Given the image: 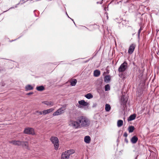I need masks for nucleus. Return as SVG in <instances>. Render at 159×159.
Wrapping results in <instances>:
<instances>
[{"instance_id": "1", "label": "nucleus", "mask_w": 159, "mask_h": 159, "mask_svg": "<svg viewBox=\"0 0 159 159\" xmlns=\"http://www.w3.org/2000/svg\"><path fill=\"white\" fill-rule=\"evenodd\" d=\"M78 121L80 125V127H88L90 124V120L87 117L83 116L79 118Z\"/></svg>"}, {"instance_id": "23", "label": "nucleus", "mask_w": 159, "mask_h": 159, "mask_svg": "<svg viewBox=\"0 0 159 159\" xmlns=\"http://www.w3.org/2000/svg\"><path fill=\"white\" fill-rule=\"evenodd\" d=\"M36 89L39 91H42L44 89V87L43 86H38L36 87Z\"/></svg>"}, {"instance_id": "13", "label": "nucleus", "mask_w": 159, "mask_h": 159, "mask_svg": "<svg viewBox=\"0 0 159 159\" xmlns=\"http://www.w3.org/2000/svg\"><path fill=\"white\" fill-rule=\"evenodd\" d=\"M84 141L86 143H89L91 141V138L89 136H85L84 138Z\"/></svg>"}, {"instance_id": "10", "label": "nucleus", "mask_w": 159, "mask_h": 159, "mask_svg": "<svg viewBox=\"0 0 159 159\" xmlns=\"http://www.w3.org/2000/svg\"><path fill=\"white\" fill-rule=\"evenodd\" d=\"M42 103L50 107L54 105V102L50 101H44L42 102Z\"/></svg>"}, {"instance_id": "30", "label": "nucleus", "mask_w": 159, "mask_h": 159, "mask_svg": "<svg viewBox=\"0 0 159 159\" xmlns=\"http://www.w3.org/2000/svg\"><path fill=\"white\" fill-rule=\"evenodd\" d=\"M32 94V93H28V94L29 95H30V94Z\"/></svg>"}, {"instance_id": "19", "label": "nucleus", "mask_w": 159, "mask_h": 159, "mask_svg": "<svg viewBox=\"0 0 159 159\" xmlns=\"http://www.w3.org/2000/svg\"><path fill=\"white\" fill-rule=\"evenodd\" d=\"M84 97L88 99L92 98L93 97V95L90 93H88L85 95Z\"/></svg>"}, {"instance_id": "4", "label": "nucleus", "mask_w": 159, "mask_h": 159, "mask_svg": "<svg viewBox=\"0 0 159 159\" xmlns=\"http://www.w3.org/2000/svg\"><path fill=\"white\" fill-rule=\"evenodd\" d=\"M51 141L54 144L55 148L57 150L59 146V142L58 138L56 137H52L50 139Z\"/></svg>"}, {"instance_id": "24", "label": "nucleus", "mask_w": 159, "mask_h": 159, "mask_svg": "<svg viewBox=\"0 0 159 159\" xmlns=\"http://www.w3.org/2000/svg\"><path fill=\"white\" fill-rule=\"evenodd\" d=\"M134 127L133 126H130L129 127L128 130L129 133H131L133 132L134 130Z\"/></svg>"}, {"instance_id": "6", "label": "nucleus", "mask_w": 159, "mask_h": 159, "mask_svg": "<svg viewBox=\"0 0 159 159\" xmlns=\"http://www.w3.org/2000/svg\"><path fill=\"white\" fill-rule=\"evenodd\" d=\"M127 63L124 62L121 65L119 68V71H123L125 70L126 68Z\"/></svg>"}, {"instance_id": "14", "label": "nucleus", "mask_w": 159, "mask_h": 159, "mask_svg": "<svg viewBox=\"0 0 159 159\" xmlns=\"http://www.w3.org/2000/svg\"><path fill=\"white\" fill-rule=\"evenodd\" d=\"M66 152L68 154V155L70 156V155L74 153L75 152V151L74 149H71Z\"/></svg>"}, {"instance_id": "18", "label": "nucleus", "mask_w": 159, "mask_h": 159, "mask_svg": "<svg viewBox=\"0 0 159 159\" xmlns=\"http://www.w3.org/2000/svg\"><path fill=\"white\" fill-rule=\"evenodd\" d=\"M70 84L72 86H74L77 83V80L75 79H73L70 81Z\"/></svg>"}, {"instance_id": "22", "label": "nucleus", "mask_w": 159, "mask_h": 159, "mask_svg": "<svg viewBox=\"0 0 159 159\" xmlns=\"http://www.w3.org/2000/svg\"><path fill=\"white\" fill-rule=\"evenodd\" d=\"M111 108V106L109 104H106L105 109L106 111H110Z\"/></svg>"}, {"instance_id": "2", "label": "nucleus", "mask_w": 159, "mask_h": 159, "mask_svg": "<svg viewBox=\"0 0 159 159\" xmlns=\"http://www.w3.org/2000/svg\"><path fill=\"white\" fill-rule=\"evenodd\" d=\"M66 109V106H63L54 112L52 114V116H55L61 115L64 113Z\"/></svg>"}, {"instance_id": "26", "label": "nucleus", "mask_w": 159, "mask_h": 159, "mask_svg": "<svg viewBox=\"0 0 159 159\" xmlns=\"http://www.w3.org/2000/svg\"><path fill=\"white\" fill-rule=\"evenodd\" d=\"M110 80V77L109 76L107 75L105 77V79H104V80L106 82H109Z\"/></svg>"}, {"instance_id": "5", "label": "nucleus", "mask_w": 159, "mask_h": 159, "mask_svg": "<svg viewBox=\"0 0 159 159\" xmlns=\"http://www.w3.org/2000/svg\"><path fill=\"white\" fill-rule=\"evenodd\" d=\"M24 133L26 134L33 135L35 134L34 129L31 128H25L24 130Z\"/></svg>"}, {"instance_id": "3", "label": "nucleus", "mask_w": 159, "mask_h": 159, "mask_svg": "<svg viewBox=\"0 0 159 159\" xmlns=\"http://www.w3.org/2000/svg\"><path fill=\"white\" fill-rule=\"evenodd\" d=\"M79 122L76 121L71 120L69 121V125L75 129H78L80 128V125Z\"/></svg>"}, {"instance_id": "7", "label": "nucleus", "mask_w": 159, "mask_h": 159, "mask_svg": "<svg viewBox=\"0 0 159 159\" xmlns=\"http://www.w3.org/2000/svg\"><path fill=\"white\" fill-rule=\"evenodd\" d=\"M55 109V108H50L43 110L44 115H46L52 112Z\"/></svg>"}, {"instance_id": "16", "label": "nucleus", "mask_w": 159, "mask_h": 159, "mask_svg": "<svg viewBox=\"0 0 159 159\" xmlns=\"http://www.w3.org/2000/svg\"><path fill=\"white\" fill-rule=\"evenodd\" d=\"M136 116V115L135 114H133L131 115L128 118V121H131L134 120Z\"/></svg>"}, {"instance_id": "8", "label": "nucleus", "mask_w": 159, "mask_h": 159, "mask_svg": "<svg viewBox=\"0 0 159 159\" xmlns=\"http://www.w3.org/2000/svg\"><path fill=\"white\" fill-rule=\"evenodd\" d=\"M11 143L16 145H20L22 144V141L19 140H13L9 142Z\"/></svg>"}, {"instance_id": "20", "label": "nucleus", "mask_w": 159, "mask_h": 159, "mask_svg": "<svg viewBox=\"0 0 159 159\" xmlns=\"http://www.w3.org/2000/svg\"><path fill=\"white\" fill-rule=\"evenodd\" d=\"M100 71L98 70H96L94 72V75L95 77H98L100 75Z\"/></svg>"}, {"instance_id": "9", "label": "nucleus", "mask_w": 159, "mask_h": 159, "mask_svg": "<svg viewBox=\"0 0 159 159\" xmlns=\"http://www.w3.org/2000/svg\"><path fill=\"white\" fill-rule=\"evenodd\" d=\"M78 103L80 105L83 106H89V103L85 102L84 100L79 101Z\"/></svg>"}, {"instance_id": "21", "label": "nucleus", "mask_w": 159, "mask_h": 159, "mask_svg": "<svg viewBox=\"0 0 159 159\" xmlns=\"http://www.w3.org/2000/svg\"><path fill=\"white\" fill-rule=\"evenodd\" d=\"M138 139L136 137L134 136L131 139V141L133 143H134L137 142Z\"/></svg>"}, {"instance_id": "12", "label": "nucleus", "mask_w": 159, "mask_h": 159, "mask_svg": "<svg viewBox=\"0 0 159 159\" xmlns=\"http://www.w3.org/2000/svg\"><path fill=\"white\" fill-rule=\"evenodd\" d=\"M135 48V45L132 44L131 45L129 49L128 52L130 54H132Z\"/></svg>"}, {"instance_id": "15", "label": "nucleus", "mask_w": 159, "mask_h": 159, "mask_svg": "<svg viewBox=\"0 0 159 159\" xmlns=\"http://www.w3.org/2000/svg\"><path fill=\"white\" fill-rule=\"evenodd\" d=\"M33 87L31 85L28 84L25 86V89L26 90H30L33 89Z\"/></svg>"}, {"instance_id": "29", "label": "nucleus", "mask_w": 159, "mask_h": 159, "mask_svg": "<svg viewBox=\"0 0 159 159\" xmlns=\"http://www.w3.org/2000/svg\"><path fill=\"white\" fill-rule=\"evenodd\" d=\"M124 136L125 137H127V134L126 133H125L124 134Z\"/></svg>"}, {"instance_id": "25", "label": "nucleus", "mask_w": 159, "mask_h": 159, "mask_svg": "<svg viewBox=\"0 0 159 159\" xmlns=\"http://www.w3.org/2000/svg\"><path fill=\"white\" fill-rule=\"evenodd\" d=\"M35 114L38 115H44V114L43 113V110L42 111H37L35 112Z\"/></svg>"}, {"instance_id": "27", "label": "nucleus", "mask_w": 159, "mask_h": 159, "mask_svg": "<svg viewBox=\"0 0 159 159\" xmlns=\"http://www.w3.org/2000/svg\"><path fill=\"white\" fill-rule=\"evenodd\" d=\"M21 145L27 147L28 145V143L27 142L22 141V144Z\"/></svg>"}, {"instance_id": "28", "label": "nucleus", "mask_w": 159, "mask_h": 159, "mask_svg": "<svg viewBox=\"0 0 159 159\" xmlns=\"http://www.w3.org/2000/svg\"><path fill=\"white\" fill-rule=\"evenodd\" d=\"M110 90V86L109 85L107 84L105 86V90L107 91Z\"/></svg>"}, {"instance_id": "17", "label": "nucleus", "mask_w": 159, "mask_h": 159, "mask_svg": "<svg viewBox=\"0 0 159 159\" xmlns=\"http://www.w3.org/2000/svg\"><path fill=\"white\" fill-rule=\"evenodd\" d=\"M123 123V121L122 120H119L117 122V125L118 127H120L121 126Z\"/></svg>"}, {"instance_id": "11", "label": "nucleus", "mask_w": 159, "mask_h": 159, "mask_svg": "<svg viewBox=\"0 0 159 159\" xmlns=\"http://www.w3.org/2000/svg\"><path fill=\"white\" fill-rule=\"evenodd\" d=\"M69 157L70 156L66 152H65L62 154L61 159H69Z\"/></svg>"}]
</instances>
